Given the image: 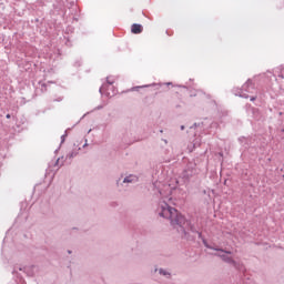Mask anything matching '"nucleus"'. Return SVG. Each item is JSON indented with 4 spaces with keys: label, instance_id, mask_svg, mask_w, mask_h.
Instances as JSON below:
<instances>
[{
    "label": "nucleus",
    "instance_id": "obj_1",
    "mask_svg": "<svg viewBox=\"0 0 284 284\" xmlns=\"http://www.w3.org/2000/svg\"><path fill=\"white\" fill-rule=\"evenodd\" d=\"M174 192H176V186H172L171 184H163L159 189V216L170 221L172 227L178 230L179 234H181V236H183L184 239H187V241H192V237L187 233V230H190L192 234H197L199 239H201L205 247L217 252L215 256L222 258L224 263L233 265V267H235L236 270H241V265L239 264V262L234 261V257H232V252L210 246V244H207V240L203 237V234L199 231V229L194 226L192 223L185 221V217L181 215V213H179V211H176V209L172 206L174 205V197H172V194H174Z\"/></svg>",
    "mask_w": 284,
    "mask_h": 284
},
{
    "label": "nucleus",
    "instance_id": "obj_2",
    "mask_svg": "<svg viewBox=\"0 0 284 284\" xmlns=\"http://www.w3.org/2000/svg\"><path fill=\"white\" fill-rule=\"evenodd\" d=\"M114 83V78L113 77H108L106 78V84H103L100 88V94H105V97L112 98L116 94V89L112 87Z\"/></svg>",
    "mask_w": 284,
    "mask_h": 284
},
{
    "label": "nucleus",
    "instance_id": "obj_3",
    "mask_svg": "<svg viewBox=\"0 0 284 284\" xmlns=\"http://www.w3.org/2000/svg\"><path fill=\"white\" fill-rule=\"evenodd\" d=\"M253 90H254V84L252 83V80H247L246 83L243 84L239 93H235V95L241 97L242 99H248L250 95H247V93H252Z\"/></svg>",
    "mask_w": 284,
    "mask_h": 284
},
{
    "label": "nucleus",
    "instance_id": "obj_4",
    "mask_svg": "<svg viewBox=\"0 0 284 284\" xmlns=\"http://www.w3.org/2000/svg\"><path fill=\"white\" fill-rule=\"evenodd\" d=\"M123 184H126V185H130L132 183H139V176H136L135 174H130V175H126L123 181H122Z\"/></svg>",
    "mask_w": 284,
    "mask_h": 284
},
{
    "label": "nucleus",
    "instance_id": "obj_5",
    "mask_svg": "<svg viewBox=\"0 0 284 284\" xmlns=\"http://www.w3.org/2000/svg\"><path fill=\"white\" fill-rule=\"evenodd\" d=\"M19 272H23L27 276H34V266L19 267Z\"/></svg>",
    "mask_w": 284,
    "mask_h": 284
},
{
    "label": "nucleus",
    "instance_id": "obj_6",
    "mask_svg": "<svg viewBox=\"0 0 284 284\" xmlns=\"http://www.w3.org/2000/svg\"><path fill=\"white\" fill-rule=\"evenodd\" d=\"M131 32L133 34H141V32H143V26L139 24V23H134L131 27Z\"/></svg>",
    "mask_w": 284,
    "mask_h": 284
},
{
    "label": "nucleus",
    "instance_id": "obj_7",
    "mask_svg": "<svg viewBox=\"0 0 284 284\" xmlns=\"http://www.w3.org/2000/svg\"><path fill=\"white\" fill-rule=\"evenodd\" d=\"M160 276H164V278H172V273L165 268L158 270Z\"/></svg>",
    "mask_w": 284,
    "mask_h": 284
},
{
    "label": "nucleus",
    "instance_id": "obj_8",
    "mask_svg": "<svg viewBox=\"0 0 284 284\" xmlns=\"http://www.w3.org/2000/svg\"><path fill=\"white\" fill-rule=\"evenodd\" d=\"M193 174H196V171H194V170H185L183 172V179H185L186 181H190V179H192Z\"/></svg>",
    "mask_w": 284,
    "mask_h": 284
},
{
    "label": "nucleus",
    "instance_id": "obj_9",
    "mask_svg": "<svg viewBox=\"0 0 284 284\" xmlns=\"http://www.w3.org/2000/svg\"><path fill=\"white\" fill-rule=\"evenodd\" d=\"M77 154H79L77 151H72L71 153H69L67 155V159H74V156H77Z\"/></svg>",
    "mask_w": 284,
    "mask_h": 284
},
{
    "label": "nucleus",
    "instance_id": "obj_10",
    "mask_svg": "<svg viewBox=\"0 0 284 284\" xmlns=\"http://www.w3.org/2000/svg\"><path fill=\"white\" fill-rule=\"evenodd\" d=\"M139 88H150V85H143V87H135V88H133L132 90H139Z\"/></svg>",
    "mask_w": 284,
    "mask_h": 284
},
{
    "label": "nucleus",
    "instance_id": "obj_11",
    "mask_svg": "<svg viewBox=\"0 0 284 284\" xmlns=\"http://www.w3.org/2000/svg\"><path fill=\"white\" fill-rule=\"evenodd\" d=\"M65 141V135L61 136V143H63Z\"/></svg>",
    "mask_w": 284,
    "mask_h": 284
},
{
    "label": "nucleus",
    "instance_id": "obj_12",
    "mask_svg": "<svg viewBox=\"0 0 284 284\" xmlns=\"http://www.w3.org/2000/svg\"><path fill=\"white\" fill-rule=\"evenodd\" d=\"M180 129H181V130H185V125H181Z\"/></svg>",
    "mask_w": 284,
    "mask_h": 284
},
{
    "label": "nucleus",
    "instance_id": "obj_13",
    "mask_svg": "<svg viewBox=\"0 0 284 284\" xmlns=\"http://www.w3.org/2000/svg\"><path fill=\"white\" fill-rule=\"evenodd\" d=\"M255 100H256V98H254V97L251 98V101H255Z\"/></svg>",
    "mask_w": 284,
    "mask_h": 284
},
{
    "label": "nucleus",
    "instance_id": "obj_14",
    "mask_svg": "<svg viewBox=\"0 0 284 284\" xmlns=\"http://www.w3.org/2000/svg\"><path fill=\"white\" fill-rule=\"evenodd\" d=\"M280 77H281L282 79H284V74H283V73H281Z\"/></svg>",
    "mask_w": 284,
    "mask_h": 284
},
{
    "label": "nucleus",
    "instance_id": "obj_15",
    "mask_svg": "<svg viewBox=\"0 0 284 284\" xmlns=\"http://www.w3.org/2000/svg\"><path fill=\"white\" fill-rule=\"evenodd\" d=\"M6 116H7V119H10V118H11V115H10V114H7Z\"/></svg>",
    "mask_w": 284,
    "mask_h": 284
},
{
    "label": "nucleus",
    "instance_id": "obj_16",
    "mask_svg": "<svg viewBox=\"0 0 284 284\" xmlns=\"http://www.w3.org/2000/svg\"><path fill=\"white\" fill-rule=\"evenodd\" d=\"M59 161H61V159H58V160H57V165H59Z\"/></svg>",
    "mask_w": 284,
    "mask_h": 284
},
{
    "label": "nucleus",
    "instance_id": "obj_17",
    "mask_svg": "<svg viewBox=\"0 0 284 284\" xmlns=\"http://www.w3.org/2000/svg\"><path fill=\"white\" fill-rule=\"evenodd\" d=\"M83 148H88V142L83 145Z\"/></svg>",
    "mask_w": 284,
    "mask_h": 284
},
{
    "label": "nucleus",
    "instance_id": "obj_18",
    "mask_svg": "<svg viewBox=\"0 0 284 284\" xmlns=\"http://www.w3.org/2000/svg\"><path fill=\"white\" fill-rule=\"evenodd\" d=\"M240 141H245V138L240 139Z\"/></svg>",
    "mask_w": 284,
    "mask_h": 284
},
{
    "label": "nucleus",
    "instance_id": "obj_19",
    "mask_svg": "<svg viewBox=\"0 0 284 284\" xmlns=\"http://www.w3.org/2000/svg\"><path fill=\"white\" fill-rule=\"evenodd\" d=\"M166 85H172V83L169 82V83H166Z\"/></svg>",
    "mask_w": 284,
    "mask_h": 284
},
{
    "label": "nucleus",
    "instance_id": "obj_20",
    "mask_svg": "<svg viewBox=\"0 0 284 284\" xmlns=\"http://www.w3.org/2000/svg\"><path fill=\"white\" fill-rule=\"evenodd\" d=\"M101 108H103V106H98V110H101Z\"/></svg>",
    "mask_w": 284,
    "mask_h": 284
},
{
    "label": "nucleus",
    "instance_id": "obj_21",
    "mask_svg": "<svg viewBox=\"0 0 284 284\" xmlns=\"http://www.w3.org/2000/svg\"><path fill=\"white\" fill-rule=\"evenodd\" d=\"M197 126V124L196 123H194V128H196Z\"/></svg>",
    "mask_w": 284,
    "mask_h": 284
},
{
    "label": "nucleus",
    "instance_id": "obj_22",
    "mask_svg": "<svg viewBox=\"0 0 284 284\" xmlns=\"http://www.w3.org/2000/svg\"><path fill=\"white\" fill-rule=\"evenodd\" d=\"M164 143H168V140H164Z\"/></svg>",
    "mask_w": 284,
    "mask_h": 284
},
{
    "label": "nucleus",
    "instance_id": "obj_23",
    "mask_svg": "<svg viewBox=\"0 0 284 284\" xmlns=\"http://www.w3.org/2000/svg\"><path fill=\"white\" fill-rule=\"evenodd\" d=\"M14 272H19V271L16 268Z\"/></svg>",
    "mask_w": 284,
    "mask_h": 284
}]
</instances>
